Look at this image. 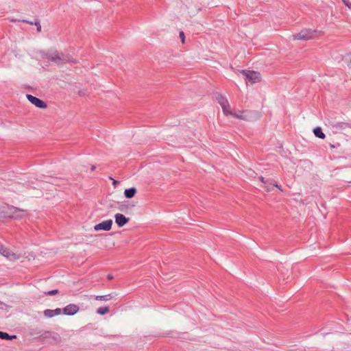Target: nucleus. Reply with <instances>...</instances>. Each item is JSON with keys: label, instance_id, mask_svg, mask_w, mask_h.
<instances>
[{"label": "nucleus", "instance_id": "3", "mask_svg": "<svg viewBox=\"0 0 351 351\" xmlns=\"http://www.w3.org/2000/svg\"><path fill=\"white\" fill-rule=\"evenodd\" d=\"M39 58L48 64H60L64 61L62 53L55 50L40 51Z\"/></svg>", "mask_w": 351, "mask_h": 351}, {"label": "nucleus", "instance_id": "26", "mask_svg": "<svg viewBox=\"0 0 351 351\" xmlns=\"http://www.w3.org/2000/svg\"><path fill=\"white\" fill-rule=\"evenodd\" d=\"M330 147H331V148H335V145H332V144H331V145H330Z\"/></svg>", "mask_w": 351, "mask_h": 351}, {"label": "nucleus", "instance_id": "10", "mask_svg": "<svg viewBox=\"0 0 351 351\" xmlns=\"http://www.w3.org/2000/svg\"><path fill=\"white\" fill-rule=\"evenodd\" d=\"M114 220L119 227H123L128 222L129 219L125 217L123 214L117 213L114 215Z\"/></svg>", "mask_w": 351, "mask_h": 351}, {"label": "nucleus", "instance_id": "25", "mask_svg": "<svg viewBox=\"0 0 351 351\" xmlns=\"http://www.w3.org/2000/svg\"><path fill=\"white\" fill-rule=\"evenodd\" d=\"M108 278L109 279H112V276L111 275H108Z\"/></svg>", "mask_w": 351, "mask_h": 351}, {"label": "nucleus", "instance_id": "4", "mask_svg": "<svg viewBox=\"0 0 351 351\" xmlns=\"http://www.w3.org/2000/svg\"><path fill=\"white\" fill-rule=\"evenodd\" d=\"M5 214L9 217L21 219L27 215V211L25 209L10 206L6 208Z\"/></svg>", "mask_w": 351, "mask_h": 351}, {"label": "nucleus", "instance_id": "1", "mask_svg": "<svg viewBox=\"0 0 351 351\" xmlns=\"http://www.w3.org/2000/svg\"><path fill=\"white\" fill-rule=\"evenodd\" d=\"M217 102L226 117L242 121L250 120L251 114L249 112L232 108L226 97L221 95L217 97Z\"/></svg>", "mask_w": 351, "mask_h": 351}, {"label": "nucleus", "instance_id": "8", "mask_svg": "<svg viewBox=\"0 0 351 351\" xmlns=\"http://www.w3.org/2000/svg\"><path fill=\"white\" fill-rule=\"evenodd\" d=\"M27 98L31 104L38 108L45 109L47 108L45 102L36 97L32 95H27Z\"/></svg>", "mask_w": 351, "mask_h": 351}, {"label": "nucleus", "instance_id": "22", "mask_svg": "<svg viewBox=\"0 0 351 351\" xmlns=\"http://www.w3.org/2000/svg\"><path fill=\"white\" fill-rule=\"evenodd\" d=\"M95 169V165H91V167H90V171H93Z\"/></svg>", "mask_w": 351, "mask_h": 351}, {"label": "nucleus", "instance_id": "18", "mask_svg": "<svg viewBox=\"0 0 351 351\" xmlns=\"http://www.w3.org/2000/svg\"><path fill=\"white\" fill-rule=\"evenodd\" d=\"M58 293V289H53V290L45 292V295H53L57 294Z\"/></svg>", "mask_w": 351, "mask_h": 351}, {"label": "nucleus", "instance_id": "15", "mask_svg": "<svg viewBox=\"0 0 351 351\" xmlns=\"http://www.w3.org/2000/svg\"><path fill=\"white\" fill-rule=\"evenodd\" d=\"M95 299L97 300H105V301H107V300H110V299H112V296L110 294L104 295H97L95 297Z\"/></svg>", "mask_w": 351, "mask_h": 351}, {"label": "nucleus", "instance_id": "24", "mask_svg": "<svg viewBox=\"0 0 351 351\" xmlns=\"http://www.w3.org/2000/svg\"><path fill=\"white\" fill-rule=\"evenodd\" d=\"M37 25H38V31H40L41 26H40L39 24H38Z\"/></svg>", "mask_w": 351, "mask_h": 351}, {"label": "nucleus", "instance_id": "21", "mask_svg": "<svg viewBox=\"0 0 351 351\" xmlns=\"http://www.w3.org/2000/svg\"><path fill=\"white\" fill-rule=\"evenodd\" d=\"M53 311L55 316L59 315L62 313V310L60 308H56L55 310H53Z\"/></svg>", "mask_w": 351, "mask_h": 351}, {"label": "nucleus", "instance_id": "12", "mask_svg": "<svg viewBox=\"0 0 351 351\" xmlns=\"http://www.w3.org/2000/svg\"><path fill=\"white\" fill-rule=\"evenodd\" d=\"M136 193V189L134 187H131V188L125 189L124 191V195L126 198H128V199L132 198L135 195Z\"/></svg>", "mask_w": 351, "mask_h": 351}, {"label": "nucleus", "instance_id": "20", "mask_svg": "<svg viewBox=\"0 0 351 351\" xmlns=\"http://www.w3.org/2000/svg\"><path fill=\"white\" fill-rule=\"evenodd\" d=\"M179 35H180V38H181V40H182V43H184V41H185V35H184V32L180 31V33H179Z\"/></svg>", "mask_w": 351, "mask_h": 351}, {"label": "nucleus", "instance_id": "14", "mask_svg": "<svg viewBox=\"0 0 351 351\" xmlns=\"http://www.w3.org/2000/svg\"><path fill=\"white\" fill-rule=\"evenodd\" d=\"M16 338V335L10 336L7 332L0 331V339H12Z\"/></svg>", "mask_w": 351, "mask_h": 351}, {"label": "nucleus", "instance_id": "23", "mask_svg": "<svg viewBox=\"0 0 351 351\" xmlns=\"http://www.w3.org/2000/svg\"><path fill=\"white\" fill-rule=\"evenodd\" d=\"M112 184L113 185H116L117 184V181L114 180Z\"/></svg>", "mask_w": 351, "mask_h": 351}, {"label": "nucleus", "instance_id": "11", "mask_svg": "<svg viewBox=\"0 0 351 351\" xmlns=\"http://www.w3.org/2000/svg\"><path fill=\"white\" fill-rule=\"evenodd\" d=\"M259 179L261 181V182L263 183V184L265 186V188L267 191H271V189H272L271 186H273L274 187H276L277 189H278L281 191H282V189L281 188V186H279L276 182H274L272 184L268 183L267 181H266L265 178L263 177V176H261L259 178Z\"/></svg>", "mask_w": 351, "mask_h": 351}, {"label": "nucleus", "instance_id": "5", "mask_svg": "<svg viewBox=\"0 0 351 351\" xmlns=\"http://www.w3.org/2000/svg\"><path fill=\"white\" fill-rule=\"evenodd\" d=\"M245 77L247 84H254L261 80V75L255 71H242L241 72Z\"/></svg>", "mask_w": 351, "mask_h": 351}, {"label": "nucleus", "instance_id": "13", "mask_svg": "<svg viewBox=\"0 0 351 351\" xmlns=\"http://www.w3.org/2000/svg\"><path fill=\"white\" fill-rule=\"evenodd\" d=\"M313 133L315 136L319 138L324 139L325 138V134L322 132V130L320 127H317L313 130Z\"/></svg>", "mask_w": 351, "mask_h": 351}, {"label": "nucleus", "instance_id": "27", "mask_svg": "<svg viewBox=\"0 0 351 351\" xmlns=\"http://www.w3.org/2000/svg\"><path fill=\"white\" fill-rule=\"evenodd\" d=\"M81 171H85L87 172L88 171L86 169H82Z\"/></svg>", "mask_w": 351, "mask_h": 351}, {"label": "nucleus", "instance_id": "2", "mask_svg": "<svg viewBox=\"0 0 351 351\" xmlns=\"http://www.w3.org/2000/svg\"><path fill=\"white\" fill-rule=\"evenodd\" d=\"M324 32L313 27H305L293 35L294 40H309L324 36Z\"/></svg>", "mask_w": 351, "mask_h": 351}, {"label": "nucleus", "instance_id": "7", "mask_svg": "<svg viewBox=\"0 0 351 351\" xmlns=\"http://www.w3.org/2000/svg\"><path fill=\"white\" fill-rule=\"evenodd\" d=\"M112 223L113 222L112 219H108L95 225L93 229L95 231H109L112 228Z\"/></svg>", "mask_w": 351, "mask_h": 351}, {"label": "nucleus", "instance_id": "9", "mask_svg": "<svg viewBox=\"0 0 351 351\" xmlns=\"http://www.w3.org/2000/svg\"><path fill=\"white\" fill-rule=\"evenodd\" d=\"M79 311V308L77 305L71 304L66 306L63 309L62 312L66 315H74Z\"/></svg>", "mask_w": 351, "mask_h": 351}, {"label": "nucleus", "instance_id": "17", "mask_svg": "<svg viewBox=\"0 0 351 351\" xmlns=\"http://www.w3.org/2000/svg\"><path fill=\"white\" fill-rule=\"evenodd\" d=\"M109 311V308L106 306L100 307L97 309V313L101 315L106 314Z\"/></svg>", "mask_w": 351, "mask_h": 351}, {"label": "nucleus", "instance_id": "19", "mask_svg": "<svg viewBox=\"0 0 351 351\" xmlns=\"http://www.w3.org/2000/svg\"><path fill=\"white\" fill-rule=\"evenodd\" d=\"M343 4L349 9L351 10V2L348 0H341Z\"/></svg>", "mask_w": 351, "mask_h": 351}, {"label": "nucleus", "instance_id": "6", "mask_svg": "<svg viewBox=\"0 0 351 351\" xmlns=\"http://www.w3.org/2000/svg\"><path fill=\"white\" fill-rule=\"evenodd\" d=\"M0 255L11 261L17 260L19 258V255L2 245H0Z\"/></svg>", "mask_w": 351, "mask_h": 351}, {"label": "nucleus", "instance_id": "16", "mask_svg": "<svg viewBox=\"0 0 351 351\" xmlns=\"http://www.w3.org/2000/svg\"><path fill=\"white\" fill-rule=\"evenodd\" d=\"M44 315L47 318H52L55 317L54 313L53 310L47 309L44 311Z\"/></svg>", "mask_w": 351, "mask_h": 351}]
</instances>
